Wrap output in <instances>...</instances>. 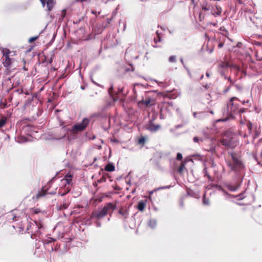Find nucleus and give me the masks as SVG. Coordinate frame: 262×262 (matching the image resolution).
Returning a JSON list of instances; mask_svg holds the SVG:
<instances>
[{
  "mask_svg": "<svg viewBox=\"0 0 262 262\" xmlns=\"http://www.w3.org/2000/svg\"><path fill=\"white\" fill-rule=\"evenodd\" d=\"M81 89H82V90H83V89H84V88H83V86H81Z\"/></svg>",
  "mask_w": 262,
  "mask_h": 262,
  "instance_id": "c03bdc74",
  "label": "nucleus"
},
{
  "mask_svg": "<svg viewBox=\"0 0 262 262\" xmlns=\"http://www.w3.org/2000/svg\"><path fill=\"white\" fill-rule=\"evenodd\" d=\"M72 180V176L71 174H67L64 178L60 181V189L59 194L61 195H64L69 192L71 189V183Z\"/></svg>",
  "mask_w": 262,
  "mask_h": 262,
  "instance_id": "7ed1b4c3",
  "label": "nucleus"
},
{
  "mask_svg": "<svg viewBox=\"0 0 262 262\" xmlns=\"http://www.w3.org/2000/svg\"><path fill=\"white\" fill-rule=\"evenodd\" d=\"M96 226H97V227H99L101 226V224L99 222H96Z\"/></svg>",
  "mask_w": 262,
  "mask_h": 262,
  "instance_id": "c756f323",
  "label": "nucleus"
},
{
  "mask_svg": "<svg viewBox=\"0 0 262 262\" xmlns=\"http://www.w3.org/2000/svg\"><path fill=\"white\" fill-rule=\"evenodd\" d=\"M193 115L194 117L196 118L201 119L203 117V113H197L196 112H194Z\"/></svg>",
  "mask_w": 262,
  "mask_h": 262,
  "instance_id": "6ab92c4d",
  "label": "nucleus"
},
{
  "mask_svg": "<svg viewBox=\"0 0 262 262\" xmlns=\"http://www.w3.org/2000/svg\"><path fill=\"white\" fill-rule=\"evenodd\" d=\"M228 188L231 191H234L237 189V187L236 186H233L231 185H228L227 186Z\"/></svg>",
  "mask_w": 262,
  "mask_h": 262,
  "instance_id": "412c9836",
  "label": "nucleus"
},
{
  "mask_svg": "<svg viewBox=\"0 0 262 262\" xmlns=\"http://www.w3.org/2000/svg\"><path fill=\"white\" fill-rule=\"evenodd\" d=\"M206 76H207V77H209V74L208 73H206Z\"/></svg>",
  "mask_w": 262,
  "mask_h": 262,
  "instance_id": "58836bf2",
  "label": "nucleus"
},
{
  "mask_svg": "<svg viewBox=\"0 0 262 262\" xmlns=\"http://www.w3.org/2000/svg\"><path fill=\"white\" fill-rule=\"evenodd\" d=\"M184 167V164H182V165L179 167V169H178V171L179 172H181L183 170V168Z\"/></svg>",
  "mask_w": 262,
  "mask_h": 262,
  "instance_id": "a878e982",
  "label": "nucleus"
},
{
  "mask_svg": "<svg viewBox=\"0 0 262 262\" xmlns=\"http://www.w3.org/2000/svg\"><path fill=\"white\" fill-rule=\"evenodd\" d=\"M156 104V100L151 98H149L145 100H142L138 102V105L142 108L151 106Z\"/></svg>",
  "mask_w": 262,
  "mask_h": 262,
  "instance_id": "0eeeda50",
  "label": "nucleus"
},
{
  "mask_svg": "<svg viewBox=\"0 0 262 262\" xmlns=\"http://www.w3.org/2000/svg\"><path fill=\"white\" fill-rule=\"evenodd\" d=\"M202 8L203 10L208 11L209 10V7H208L207 6H204L203 5L202 7Z\"/></svg>",
  "mask_w": 262,
  "mask_h": 262,
  "instance_id": "bb28decb",
  "label": "nucleus"
},
{
  "mask_svg": "<svg viewBox=\"0 0 262 262\" xmlns=\"http://www.w3.org/2000/svg\"><path fill=\"white\" fill-rule=\"evenodd\" d=\"M7 119L5 117H3L0 120V127L5 125L6 123Z\"/></svg>",
  "mask_w": 262,
  "mask_h": 262,
  "instance_id": "a211bd4d",
  "label": "nucleus"
},
{
  "mask_svg": "<svg viewBox=\"0 0 262 262\" xmlns=\"http://www.w3.org/2000/svg\"><path fill=\"white\" fill-rule=\"evenodd\" d=\"M39 212V210L38 209H32V213H37Z\"/></svg>",
  "mask_w": 262,
  "mask_h": 262,
  "instance_id": "cd10ccee",
  "label": "nucleus"
},
{
  "mask_svg": "<svg viewBox=\"0 0 262 262\" xmlns=\"http://www.w3.org/2000/svg\"><path fill=\"white\" fill-rule=\"evenodd\" d=\"M145 128L151 133H155L161 128V126L160 124H154L153 120H150L149 123L146 124Z\"/></svg>",
  "mask_w": 262,
  "mask_h": 262,
  "instance_id": "6e6552de",
  "label": "nucleus"
},
{
  "mask_svg": "<svg viewBox=\"0 0 262 262\" xmlns=\"http://www.w3.org/2000/svg\"><path fill=\"white\" fill-rule=\"evenodd\" d=\"M36 38H37V37H32V38H30V39H29V41H30V42H32V41H33L35 40Z\"/></svg>",
  "mask_w": 262,
  "mask_h": 262,
  "instance_id": "c85d7f7f",
  "label": "nucleus"
},
{
  "mask_svg": "<svg viewBox=\"0 0 262 262\" xmlns=\"http://www.w3.org/2000/svg\"><path fill=\"white\" fill-rule=\"evenodd\" d=\"M239 104V101L236 97L231 98L227 104V114L231 117H233L235 114L241 112L243 110L238 108ZM242 111L243 112V111Z\"/></svg>",
  "mask_w": 262,
  "mask_h": 262,
  "instance_id": "f257e3e1",
  "label": "nucleus"
},
{
  "mask_svg": "<svg viewBox=\"0 0 262 262\" xmlns=\"http://www.w3.org/2000/svg\"><path fill=\"white\" fill-rule=\"evenodd\" d=\"M232 163H229V166L232 170L237 172L244 168V165L241 161L237 159L233 154H231Z\"/></svg>",
  "mask_w": 262,
  "mask_h": 262,
  "instance_id": "423d86ee",
  "label": "nucleus"
},
{
  "mask_svg": "<svg viewBox=\"0 0 262 262\" xmlns=\"http://www.w3.org/2000/svg\"><path fill=\"white\" fill-rule=\"evenodd\" d=\"M193 140L195 143H198L200 141H202V139H199L198 137H195L193 138Z\"/></svg>",
  "mask_w": 262,
  "mask_h": 262,
  "instance_id": "5701e85b",
  "label": "nucleus"
},
{
  "mask_svg": "<svg viewBox=\"0 0 262 262\" xmlns=\"http://www.w3.org/2000/svg\"><path fill=\"white\" fill-rule=\"evenodd\" d=\"M221 142L225 146L234 148L237 145V140L235 136L234 135H224L221 140Z\"/></svg>",
  "mask_w": 262,
  "mask_h": 262,
  "instance_id": "20e7f679",
  "label": "nucleus"
},
{
  "mask_svg": "<svg viewBox=\"0 0 262 262\" xmlns=\"http://www.w3.org/2000/svg\"><path fill=\"white\" fill-rule=\"evenodd\" d=\"M147 200H141L139 202L138 205V209L139 211H143L145 209V207L146 205Z\"/></svg>",
  "mask_w": 262,
  "mask_h": 262,
  "instance_id": "9d476101",
  "label": "nucleus"
},
{
  "mask_svg": "<svg viewBox=\"0 0 262 262\" xmlns=\"http://www.w3.org/2000/svg\"><path fill=\"white\" fill-rule=\"evenodd\" d=\"M182 159V155L180 153H178L177 155V159L178 160H181Z\"/></svg>",
  "mask_w": 262,
  "mask_h": 262,
  "instance_id": "b1692460",
  "label": "nucleus"
},
{
  "mask_svg": "<svg viewBox=\"0 0 262 262\" xmlns=\"http://www.w3.org/2000/svg\"><path fill=\"white\" fill-rule=\"evenodd\" d=\"M204 172L205 174H206V168H205L204 169Z\"/></svg>",
  "mask_w": 262,
  "mask_h": 262,
  "instance_id": "72a5a7b5",
  "label": "nucleus"
},
{
  "mask_svg": "<svg viewBox=\"0 0 262 262\" xmlns=\"http://www.w3.org/2000/svg\"><path fill=\"white\" fill-rule=\"evenodd\" d=\"M181 61L182 63H183V60L182 58L181 59Z\"/></svg>",
  "mask_w": 262,
  "mask_h": 262,
  "instance_id": "4c0bfd02",
  "label": "nucleus"
},
{
  "mask_svg": "<svg viewBox=\"0 0 262 262\" xmlns=\"http://www.w3.org/2000/svg\"><path fill=\"white\" fill-rule=\"evenodd\" d=\"M89 123L90 120L85 118L82 120L81 122L74 125L72 127L69 129V131L73 134H77L84 130Z\"/></svg>",
  "mask_w": 262,
  "mask_h": 262,
  "instance_id": "39448f33",
  "label": "nucleus"
},
{
  "mask_svg": "<svg viewBox=\"0 0 262 262\" xmlns=\"http://www.w3.org/2000/svg\"><path fill=\"white\" fill-rule=\"evenodd\" d=\"M46 193L45 191L41 190L39 192H38L37 193H36L35 196H33L32 197L33 199L34 200H36L40 198V197L46 195Z\"/></svg>",
  "mask_w": 262,
  "mask_h": 262,
  "instance_id": "f8f14e48",
  "label": "nucleus"
},
{
  "mask_svg": "<svg viewBox=\"0 0 262 262\" xmlns=\"http://www.w3.org/2000/svg\"><path fill=\"white\" fill-rule=\"evenodd\" d=\"M43 7L46 5L48 11L52 10L55 3L54 0H40Z\"/></svg>",
  "mask_w": 262,
  "mask_h": 262,
  "instance_id": "1a4fd4ad",
  "label": "nucleus"
},
{
  "mask_svg": "<svg viewBox=\"0 0 262 262\" xmlns=\"http://www.w3.org/2000/svg\"><path fill=\"white\" fill-rule=\"evenodd\" d=\"M105 170L107 171H113L115 170V166L113 164L108 163L105 166Z\"/></svg>",
  "mask_w": 262,
  "mask_h": 262,
  "instance_id": "ddd939ff",
  "label": "nucleus"
},
{
  "mask_svg": "<svg viewBox=\"0 0 262 262\" xmlns=\"http://www.w3.org/2000/svg\"><path fill=\"white\" fill-rule=\"evenodd\" d=\"M203 75H202V76L201 77V78H200V79H202L203 78Z\"/></svg>",
  "mask_w": 262,
  "mask_h": 262,
  "instance_id": "79ce46f5",
  "label": "nucleus"
},
{
  "mask_svg": "<svg viewBox=\"0 0 262 262\" xmlns=\"http://www.w3.org/2000/svg\"><path fill=\"white\" fill-rule=\"evenodd\" d=\"M69 205V202L68 201V202L65 201L60 206V209H67Z\"/></svg>",
  "mask_w": 262,
  "mask_h": 262,
  "instance_id": "f3484780",
  "label": "nucleus"
},
{
  "mask_svg": "<svg viewBox=\"0 0 262 262\" xmlns=\"http://www.w3.org/2000/svg\"><path fill=\"white\" fill-rule=\"evenodd\" d=\"M157 34L158 35V37H159V40H158V41H160V38L159 37V35L158 34V32H157Z\"/></svg>",
  "mask_w": 262,
  "mask_h": 262,
  "instance_id": "f704fd0d",
  "label": "nucleus"
},
{
  "mask_svg": "<svg viewBox=\"0 0 262 262\" xmlns=\"http://www.w3.org/2000/svg\"><path fill=\"white\" fill-rule=\"evenodd\" d=\"M223 43H220V44L219 45V48H221V47H223Z\"/></svg>",
  "mask_w": 262,
  "mask_h": 262,
  "instance_id": "2f4dec72",
  "label": "nucleus"
},
{
  "mask_svg": "<svg viewBox=\"0 0 262 262\" xmlns=\"http://www.w3.org/2000/svg\"><path fill=\"white\" fill-rule=\"evenodd\" d=\"M95 83L96 84V85H99V84H98L97 83Z\"/></svg>",
  "mask_w": 262,
  "mask_h": 262,
  "instance_id": "a18cd8bd",
  "label": "nucleus"
},
{
  "mask_svg": "<svg viewBox=\"0 0 262 262\" xmlns=\"http://www.w3.org/2000/svg\"><path fill=\"white\" fill-rule=\"evenodd\" d=\"M157 223L155 220H150L149 221L148 225L151 228H154L156 226Z\"/></svg>",
  "mask_w": 262,
  "mask_h": 262,
  "instance_id": "dca6fc26",
  "label": "nucleus"
},
{
  "mask_svg": "<svg viewBox=\"0 0 262 262\" xmlns=\"http://www.w3.org/2000/svg\"><path fill=\"white\" fill-rule=\"evenodd\" d=\"M119 213H120V214H122V215H124V213L122 212V211H121V210H120V211H119Z\"/></svg>",
  "mask_w": 262,
  "mask_h": 262,
  "instance_id": "473e14b6",
  "label": "nucleus"
},
{
  "mask_svg": "<svg viewBox=\"0 0 262 262\" xmlns=\"http://www.w3.org/2000/svg\"><path fill=\"white\" fill-rule=\"evenodd\" d=\"M155 41L156 42H158V41L156 40V39H155Z\"/></svg>",
  "mask_w": 262,
  "mask_h": 262,
  "instance_id": "a19ab883",
  "label": "nucleus"
},
{
  "mask_svg": "<svg viewBox=\"0 0 262 262\" xmlns=\"http://www.w3.org/2000/svg\"><path fill=\"white\" fill-rule=\"evenodd\" d=\"M145 142V139L144 138L142 137L139 139V143L140 144H143Z\"/></svg>",
  "mask_w": 262,
  "mask_h": 262,
  "instance_id": "393cba45",
  "label": "nucleus"
},
{
  "mask_svg": "<svg viewBox=\"0 0 262 262\" xmlns=\"http://www.w3.org/2000/svg\"><path fill=\"white\" fill-rule=\"evenodd\" d=\"M210 189V187L209 186H207L206 187V189L207 190V189Z\"/></svg>",
  "mask_w": 262,
  "mask_h": 262,
  "instance_id": "c9c22d12",
  "label": "nucleus"
},
{
  "mask_svg": "<svg viewBox=\"0 0 262 262\" xmlns=\"http://www.w3.org/2000/svg\"><path fill=\"white\" fill-rule=\"evenodd\" d=\"M16 217V216H14V217H13V220H14V219Z\"/></svg>",
  "mask_w": 262,
  "mask_h": 262,
  "instance_id": "37998d69",
  "label": "nucleus"
},
{
  "mask_svg": "<svg viewBox=\"0 0 262 262\" xmlns=\"http://www.w3.org/2000/svg\"><path fill=\"white\" fill-rule=\"evenodd\" d=\"M28 140H27L26 137H21L17 139V142L19 143H24L27 142Z\"/></svg>",
  "mask_w": 262,
  "mask_h": 262,
  "instance_id": "aec40b11",
  "label": "nucleus"
},
{
  "mask_svg": "<svg viewBox=\"0 0 262 262\" xmlns=\"http://www.w3.org/2000/svg\"><path fill=\"white\" fill-rule=\"evenodd\" d=\"M112 89V87H111L110 89V90H109V92H111V89Z\"/></svg>",
  "mask_w": 262,
  "mask_h": 262,
  "instance_id": "ea45409f",
  "label": "nucleus"
},
{
  "mask_svg": "<svg viewBox=\"0 0 262 262\" xmlns=\"http://www.w3.org/2000/svg\"><path fill=\"white\" fill-rule=\"evenodd\" d=\"M169 188V186H166V187H162V188H159L157 189V190H159L160 189H163V188Z\"/></svg>",
  "mask_w": 262,
  "mask_h": 262,
  "instance_id": "7c9ffc66",
  "label": "nucleus"
},
{
  "mask_svg": "<svg viewBox=\"0 0 262 262\" xmlns=\"http://www.w3.org/2000/svg\"><path fill=\"white\" fill-rule=\"evenodd\" d=\"M116 208V205L113 203H107L102 209L93 212L92 217L100 219L107 214H111Z\"/></svg>",
  "mask_w": 262,
  "mask_h": 262,
  "instance_id": "f03ea898",
  "label": "nucleus"
},
{
  "mask_svg": "<svg viewBox=\"0 0 262 262\" xmlns=\"http://www.w3.org/2000/svg\"><path fill=\"white\" fill-rule=\"evenodd\" d=\"M207 195V190H206L203 195V204L205 205H208L209 204V200L206 198Z\"/></svg>",
  "mask_w": 262,
  "mask_h": 262,
  "instance_id": "2eb2a0df",
  "label": "nucleus"
},
{
  "mask_svg": "<svg viewBox=\"0 0 262 262\" xmlns=\"http://www.w3.org/2000/svg\"><path fill=\"white\" fill-rule=\"evenodd\" d=\"M42 227V225L40 223H38L36 221H35L34 224H32V228L35 229H37L38 230L36 231L38 233H39V229Z\"/></svg>",
  "mask_w": 262,
  "mask_h": 262,
  "instance_id": "4468645a",
  "label": "nucleus"
},
{
  "mask_svg": "<svg viewBox=\"0 0 262 262\" xmlns=\"http://www.w3.org/2000/svg\"><path fill=\"white\" fill-rule=\"evenodd\" d=\"M176 56H171L169 58V61L171 62H173L176 61Z\"/></svg>",
  "mask_w": 262,
  "mask_h": 262,
  "instance_id": "4be33fe9",
  "label": "nucleus"
},
{
  "mask_svg": "<svg viewBox=\"0 0 262 262\" xmlns=\"http://www.w3.org/2000/svg\"><path fill=\"white\" fill-rule=\"evenodd\" d=\"M222 191H223V192H224V193H225V194H227L226 192H225L224 191V190H222Z\"/></svg>",
  "mask_w": 262,
  "mask_h": 262,
  "instance_id": "e433bc0d",
  "label": "nucleus"
},
{
  "mask_svg": "<svg viewBox=\"0 0 262 262\" xmlns=\"http://www.w3.org/2000/svg\"><path fill=\"white\" fill-rule=\"evenodd\" d=\"M3 63L5 67H9L11 65V59L8 54L5 55V59H4Z\"/></svg>",
  "mask_w": 262,
  "mask_h": 262,
  "instance_id": "9b49d317",
  "label": "nucleus"
}]
</instances>
